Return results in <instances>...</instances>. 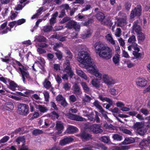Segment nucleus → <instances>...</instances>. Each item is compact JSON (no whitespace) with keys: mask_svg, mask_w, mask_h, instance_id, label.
<instances>
[{"mask_svg":"<svg viewBox=\"0 0 150 150\" xmlns=\"http://www.w3.org/2000/svg\"><path fill=\"white\" fill-rule=\"evenodd\" d=\"M25 139L23 137H18L16 139V142H17V144H20V142H23V144H25Z\"/></svg>","mask_w":150,"mask_h":150,"instance_id":"nucleus-41","label":"nucleus"},{"mask_svg":"<svg viewBox=\"0 0 150 150\" xmlns=\"http://www.w3.org/2000/svg\"><path fill=\"white\" fill-rule=\"evenodd\" d=\"M139 35L138 36V40L139 41H144L145 39V35L142 33L140 34H138Z\"/></svg>","mask_w":150,"mask_h":150,"instance_id":"nucleus-46","label":"nucleus"},{"mask_svg":"<svg viewBox=\"0 0 150 150\" xmlns=\"http://www.w3.org/2000/svg\"><path fill=\"white\" fill-rule=\"evenodd\" d=\"M122 131L125 134L130 135H131L132 134L131 131L129 129H122Z\"/></svg>","mask_w":150,"mask_h":150,"instance_id":"nucleus-61","label":"nucleus"},{"mask_svg":"<svg viewBox=\"0 0 150 150\" xmlns=\"http://www.w3.org/2000/svg\"><path fill=\"white\" fill-rule=\"evenodd\" d=\"M131 6V4L129 2L125 3V8L127 11H129L130 10Z\"/></svg>","mask_w":150,"mask_h":150,"instance_id":"nucleus-53","label":"nucleus"},{"mask_svg":"<svg viewBox=\"0 0 150 150\" xmlns=\"http://www.w3.org/2000/svg\"><path fill=\"white\" fill-rule=\"evenodd\" d=\"M54 54L59 60L62 59V53L60 51H57V52L54 53Z\"/></svg>","mask_w":150,"mask_h":150,"instance_id":"nucleus-43","label":"nucleus"},{"mask_svg":"<svg viewBox=\"0 0 150 150\" xmlns=\"http://www.w3.org/2000/svg\"><path fill=\"white\" fill-rule=\"evenodd\" d=\"M91 98L88 95H85V97L83 99V101L84 102L90 103Z\"/></svg>","mask_w":150,"mask_h":150,"instance_id":"nucleus-48","label":"nucleus"},{"mask_svg":"<svg viewBox=\"0 0 150 150\" xmlns=\"http://www.w3.org/2000/svg\"><path fill=\"white\" fill-rule=\"evenodd\" d=\"M101 53L99 54V56L101 57L106 59H110L112 55V49L107 47V48Z\"/></svg>","mask_w":150,"mask_h":150,"instance_id":"nucleus-4","label":"nucleus"},{"mask_svg":"<svg viewBox=\"0 0 150 150\" xmlns=\"http://www.w3.org/2000/svg\"><path fill=\"white\" fill-rule=\"evenodd\" d=\"M15 62H16V64H17L18 67L17 69V72L19 71V68H21V69H25L26 67L23 65L19 61H18L16 60H15Z\"/></svg>","mask_w":150,"mask_h":150,"instance_id":"nucleus-35","label":"nucleus"},{"mask_svg":"<svg viewBox=\"0 0 150 150\" xmlns=\"http://www.w3.org/2000/svg\"><path fill=\"white\" fill-rule=\"evenodd\" d=\"M44 95L45 100L47 102L48 101L49 98V94L48 92L47 91L45 92L44 93Z\"/></svg>","mask_w":150,"mask_h":150,"instance_id":"nucleus-54","label":"nucleus"},{"mask_svg":"<svg viewBox=\"0 0 150 150\" xmlns=\"http://www.w3.org/2000/svg\"><path fill=\"white\" fill-rule=\"evenodd\" d=\"M78 136L82 140L87 141L92 139V135L91 134L84 131L81 132L78 134Z\"/></svg>","mask_w":150,"mask_h":150,"instance_id":"nucleus-10","label":"nucleus"},{"mask_svg":"<svg viewBox=\"0 0 150 150\" xmlns=\"http://www.w3.org/2000/svg\"><path fill=\"white\" fill-rule=\"evenodd\" d=\"M94 22L93 19L90 18H88V20L84 22H83V24L86 26H88L89 24H91Z\"/></svg>","mask_w":150,"mask_h":150,"instance_id":"nucleus-44","label":"nucleus"},{"mask_svg":"<svg viewBox=\"0 0 150 150\" xmlns=\"http://www.w3.org/2000/svg\"><path fill=\"white\" fill-rule=\"evenodd\" d=\"M18 110L21 115H26L29 112L28 106L24 104H20L18 106Z\"/></svg>","mask_w":150,"mask_h":150,"instance_id":"nucleus-6","label":"nucleus"},{"mask_svg":"<svg viewBox=\"0 0 150 150\" xmlns=\"http://www.w3.org/2000/svg\"><path fill=\"white\" fill-rule=\"evenodd\" d=\"M116 35L117 37H120L121 35V30L119 28H117L116 29Z\"/></svg>","mask_w":150,"mask_h":150,"instance_id":"nucleus-62","label":"nucleus"},{"mask_svg":"<svg viewBox=\"0 0 150 150\" xmlns=\"http://www.w3.org/2000/svg\"><path fill=\"white\" fill-rule=\"evenodd\" d=\"M95 17L98 21L101 22H102L105 17L104 14L100 11H98L97 13L95 15Z\"/></svg>","mask_w":150,"mask_h":150,"instance_id":"nucleus-16","label":"nucleus"},{"mask_svg":"<svg viewBox=\"0 0 150 150\" xmlns=\"http://www.w3.org/2000/svg\"><path fill=\"white\" fill-rule=\"evenodd\" d=\"M27 70L26 67H25V69H21V68H19V71L18 72L20 74H21L22 76V80L24 83H25L26 81H25V77L28 79L29 81H32L33 79L30 77L29 74L28 72L26 71Z\"/></svg>","mask_w":150,"mask_h":150,"instance_id":"nucleus-5","label":"nucleus"},{"mask_svg":"<svg viewBox=\"0 0 150 150\" xmlns=\"http://www.w3.org/2000/svg\"><path fill=\"white\" fill-rule=\"evenodd\" d=\"M120 55L118 54H115L112 58V61L116 65H119L120 61Z\"/></svg>","mask_w":150,"mask_h":150,"instance_id":"nucleus-20","label":"nucleus"},{"mask_svg":"<svg viewBox=\"0 0 150 150\" xmlns=\"http://www.w3.org/2000/svg\"><path fill=\"white\" fill-rule=\"evenodd\" d=\"M135 140L132 137H126L122 142L123 144H128L134 142Z\"/></svg>","mask_w":150,"mask_h":150,"instance_id":"nucleus-19","label":"nucleus"},{"mask_svg":"<svg viewBox=\"0 0 150 150\" xmlns=\"http://www.w3.org/2000/svg\"><path fill=\"white\" fill-rule=\"evenodd\" d=\"M109 92L111 94L114 96L116 94V93L117 92L116 90L114 88H111Z\"/></svg>","mask_w":150,"mask_h":150,"instance_id":"nucleus-60","label":"nucleus"},{"mask_svg":"<svg viewBox=\"0 0 150 150\" xmlns=\"http://www.w3.org/2000/svg\"><path fill=\"white\" fill-rule=\"evenodd\" d=\"M105 38L107 41L112 45H114L115 44V41L112 36V35L110 34H107L105 36Z\"/></svg>","mask_w":150,"mask_h":150,"instance_id":"nucleus-24","label":"nucleus"},{"mask_svg":"<svg viewBox=\"0 0 150 150\" xmlns=\"http://www.w3.org/2000/svg\"><path fill=\"white\" fill-rule=\"evenodd\" d=\"M93 105L99 110L100 109H102L101 108L102 107L100 105V103L97 100H95L94 102L93 103Z\"/></svg>","mask_w":150,"mask_h":150,"instance_id":"nucleus-42","label":"nucleus"},{"mask_svg":"<svg viewBox=\"0 0 150 150\" xmlns=\"http://www.w3.org/2000/svg\"><path fill=\"white\" fill-rule=\"evenodd\" d=\"M43 133V131L42 130L38 129H36L33 130L32 132L33 134L35 136L42 134Z\"/></svg>","mask_w":150,"mask_h":150,"instance_id":"nucleus-40","label":"nucleus"},{"mask_svg":"<svg viewBox=\"0 0 150 150\" xmlns=\"http://www.w3.org/2000/svg\"><path fill=\"white\" fill-rule=\"evenodd\" d=\"M35 40L39 42H46L47 39L43 36L40 35L35 36Z\"/></svg>","mask_w":150,"mask_h":150,"instance_id":"nucleus-26","label":"nucleus"},{"mask_svg":"<svg viewBox=\"0 0 150 150\" xmlns=\"http://www.w3.org/2000/svg\"><path fill=\"white\" fill-rule=\"evenodd\" d=\"M70 18L69 17H65L64 18L60 21V23L62 24H63L65 22L70 20Z\"/></svg>","mask_w":150,"mask_h":150,"instance_id":"nucleus-58","label":"nucleus"},{"mask_svg":"<svg viewBox=\"0 0 150 150\" xmlns=\"http://www.w3.org/2000/svg\"><path fill=\"white\" fill-rule=\"evenodd\" d=\"M112 138L114 140L120 141L122 139V137L117 134H113Z\"/></svg>","mask_w":150,"mask_h":150,"instance_id":"nucleus-38","label":"nucleus"},{"mask_svg":"<svg viewBox=\"0 0 150 150\" xmlns=\"http://www.w3.org/2000/svg\"><path fill=\"white\" fill-rule=\"evenodd\" d=\"M52 25H47L44 26L43 30L44 32L47 33L52 31Z\"/></svg>","mask_w":150,"mask_h":150,"instance_id":"nucleus-37","label":"nucleus"},{"mask_svg":"<svg viewBox=\"0 0 150 150\" xmlns=\"http://www.w3.org/2000/svg\"><path fill=\"white\" fill-rule=\"evenodd\" d=\"M136 39L135 36L133 35L130 37L128 40V42L130 44L133 45L135 46L136 45Z\"/></svg>","mask_w":150,"mask_h":150,"instance_id":"nucleus-30","label":"nucleus"},{"mask_svg":"<svg viewBox=\"0 0 150 150\" xmlns=\"http://www.w3.org/2000/svg\"><path fill=\"white\" fill-rule=\"evenodd\" d=\"M107 46H105L104 45L100 42H96L94 45V47L96 51V53L99 54L103 51L106 48Z\"/></svg>","mask_w":150,"mask_h":150,"instance_id":"nucleus-8","label":"nucleus"},{"mask_svg":"<svg viewBox=\"0 0 150 150\" xmlns=\"http://www.w3.org/2000/svg\"><path fill=\"white\" fill-rule=\"evenodd\" d=\"M103 79L104 83L108 85L113 84L115 83V80L107 74H104L103 75Z\"/></svg>","mask_w":150,"mask_h":150,"instance_id":"nucleus-11","label":"nucleus"},{"mask_svg":"<svg viewBox=\"0 0 150 150\" xmlns=\"http://www.w3.org/2000/svg\"><path fill=\"white\" fill-rule=\"evenodd\" d=\"M76 72L79 76L84 79L85 80H87L88 79V78L86 75L82 70L79 69H76Z\"/></svg>","mask_w":150,"mask_h":150,"instance_id":"nucleus-27","label":"nucleus"},{"mask_svg":"<svg viewBox=\"0 0 150 150\" xmlns=\"http://www.w3.org/2000/svg\"><path fill=\"white\" fill-rule=\"evenodd\" d=\"M133 30L134 32H135L137 34L142 33L141 32V28L140 26L136 23H134L133 25Z\"/></svg>","mask_w":150,"mask_h":150,"instance_id":"nucleus-21","label":"nucleus"},{"mask_svg":"<svg viewBox=\"0 0 150 150\" xmlns=\"http://www.w3.org/2000/svg\"><path fill=\"white\" fill-rule=\"evenodd\" d=\"M149 141L146 139H143L140 143V147L142 148L147 146L149 145Z\"/></svg>","mask_w":150,"mask_h":150,"instance_id":"nucleus-28","label":"nucleus"},{"mask_svg":"<svg viewBox=\"0 0 150 150\" xmlns=\"http://www.w3.org/2000/svg\"><path fill=\"white\" fill-rule=\"evenodd\" d=\"M7 22L6 21L2 24L0 27V33L1 32V31L4 29V28L7 26Z\"/></svg>","mask_w":150,"mask_h":150,"instance_id":"nucleus-57","label":"nucleus"},{"mask_svg":"<svg viewBox=\"0 0 150 150\" xmlns=\"http://www.w3.org/2000/svg\"><path fill=\"white\" fill-rule=\"evenodd\" d=\"M70 119L76 121H81L83 120V118L75 114H71L70 115Z\"/></svg>","mask_w":150,"mask_h":150,"instance_id":"nucleus-25","label":"nucleus"},{"mask_svg":"<svg viewBox=\"0 0 150 150\" xmlns=\"http://www.w3.org/2000/svg\"><path fill=\"white\" fill-rule=\"evenodd\" d=\"M147 81L144 78L139 77L137 79L136 83L137 86L141 87H144L146 86Z\"/></svg>","mask_w":150,"mask_h":150,"instance_id":"nucleus-12","label":"nucleus"},{"mask_svg":"<svg viewBox=\"0 0 150 150\" xmlns=\"http://www.w3.org/2000/svg\"><path fill=\"white\" fill-rule=\"evenodd\" d=\"M54 57V55L50 53H49L47 54V58L49 61H52Z\"/></svg>","mask_w":150,"mask_h":150,"instance_id":"nucleus-55","label":"nucleus"},{"mask_svg":"<svg viewBox=\"0 0 150 150\" xmlns=\"http://www.w3.org/2000/svg\"><path fill=\"white\" fill-rule=\"evenodd\" d=\"M142 6L140 5H138L131 11L130 15V18L132 19L135 17H139L142 15Z\"/></svg>","mask_w":150,"mask_h":150,"instance_id":"nucleus-3","label":"nucleus"},{"mask_svg":"<svg viewBox=\"0 0 150 150\" xmlns=\"http://www.w3.org/2000/svg\"><path fill=\"white\" fill-rule=\"evenodd\" d=\"M91 83L93 86L96 88H99L100 87V84L99 83H98L97 80L96 79H93Z\"/></svg>","mask_w":150,"mask_h":150,"instance_id":"nucleus-45","label":"nucleus"},{"mask_svg":"<svg viewBox=\"0 0 150 150\" xmlns=\"http://www.w3.org/2000/svg\"><path fill=\"white\" fill-rule=\"evenodd\" d=\"M36 108L37 109H38L41 112L43 113L47 112L48 110L46 107L41 105H37Z\"/></svg>","mask_w":150,"mask_h":150,"instance_id":"nucleus-31","label":"nucleus"},{"mask_svg":"<svg viewBox=\"0 0 150 150\" xmlns=\"http://www.w3.org/2000/svg\"><path fill=\"white\" fill-rule=\"evenodd\" d=\"M56 127L59 133H62V130L64 129V126L62 123L60 121H58L57 123Z\"/></svg>","mask_w":150,"mask_h":150,"instance_id":"nucleus-23","label":"nucleus"},{"mask_svg":"<svg viewBox=\"0 0 150 150\" xmlns=\"http://www.w3.org/2000/svg\"><path fill=\"white\" fill-rule=\"evenodd\" d=\"M68 131L69 133H73L76 132L78 129L75 127L73 126H70L68 128Z\"/></svg>","mask_w":150,"mask_h":150,"instance_id":"nucleus-33","label":"nucleus"},{"mask_svg":"<svg viewBox=\"0 0 150 150\" xmlns=\"http://www.w3.org/2000/svg\"><path fill=\"white\" fill-rule=\"evenodd\" d=\"M10 137L7 136H5L3 137L0 140V144L4 143L6 142L9 139Z\"/></svg>","mask_w":150,"mask_h":150,"instance_id":"nucleus-47","label":"nucleus"},{"mask_svg":"<svg viewBox=\"0 0 150 150\" xmlns=\"http://www.w3.org/2000/svg\"><path fill=\"white\" fill-rule=\"evenodd\" d=\"M60 8L62 9L60 12L58 17L59 18H62L64 17L65 14V10L67 11L69 10H70V8L68 4H64L60 6Z\"/></svg>","mask_w":150,"mask_h":150,"instance_id":"nucleus-9","label":"nucleus"},{"mask_svg":"<svg viewBox=\"0 0 150 150\" xmlns=\"http://www.w3.org/2000/svg\"><path fill=\"white\" fill-rule=\"evenodd\" d=\"M77 59L79 63L88 67H90L92 66L91 57L87 51H81L79 52Z\"/></svg>","mask_w":150,"mask_h":150,"instance_id":"nucleus-1","label":"nucleus"},{"mask_svg":"<svg viewBox=\"0 0 150 150\" xmlns=\"http://www.w3.org/2000/svg\"><path fill=\"white\" fill-rule=\"evenodd\" d=\"M87 128L90 132L96 134L101 133L103 132V130L99 124H95L91 125L88 126Z\"/></svg>","mask_w":150,"mask_h":150,"instance_id":"nucleus-2","label":"nucleus"},{"mask_svg":"<svg viewBox=\"0 0 150 150\" xmlns=\"http://www.w3.org/2000/svg\"><path fill=\"white\" fill-rule=\"evenodd\" d=\"M16 21L17 25H20L25 23L26 21V20L25 19L22 18Z\"/></svg>","mask_w":150,"mask_h":150,"instance_id":"nucleus-52","label":"nucleus"},{"mask_svg":"<svg viewBox=\"0 0 150 150\" xmlns=\"http://www.w3.org/2000/svg\"><path fill=\"white\" fill-rule=\"evenodd\" d=\"M37 52L40 54L45 53L46 52V51L43 49L41 48H39L37 49Z\"/></svg>","mask_w":150,"mask_h":150,"instance_id":"nucleus-64","label":"nucleus"},{"mask_svg":"<svg viewBox=\"0 0 150 150\" xmlns=\"http://www.w3.org/2000/svg\"><path fill=\"white\" fill-rule=\"evenodd\" d=\"M58 14V12L56 11L52 15V17L50 20V23L51 25H53L56 23V18Z\"/></svg>","mask_w":150,"mask_h":150,"instance_id":"nucleus-18","label":"nucleus"},{"mask_svg":"<svg viewBox=\"0 0 150 150\" xmlns=\"http://www.w3.org/2000/svg\"><path fill=\"white\" fill-rule=\"evenodd\" d=\"M55 80L58 84L59 85L62 82L61 76L58 74H57L55 77Z\"/></svg>","mask_w":150,"mask_h":150,"instance_id":"nucleus-50","label":"nucleus"},{"mask_svg":"<svg viewBox=\"0 0 150 150\" xmlns=\"http://www.w3.org/2000/svg\"><path fill=\"white\" fill-rule=\"evenodd\" d=\"M17 84L13 81H11L9 82V85L8 86V88L13 91H15V88L17 87Z\"/></svg>","mask_w":150,"mask_h":150,"instance_id":"nucleus-22","label":"nucleus"},{"mask_svg":"<svg viewBox=\"0 0 150 150\" xmlns=\"http://www.w3.org/2000/svg\"><path fill=\"white\" fill-rule=\"evenodd\" d=\"M60 102L61 105L64 107H65L68 105V103L67 102L65 98L64 99Z\"/></svg>","mask_w":150,"mask_h":150,"instance_id":"nucleus-56","label":"nucleus"},{"mask_svg":"<svg viewBox=\"0 0 150 150\" xmlns=\"http://www.w3.org/2000/svg\"><path fill=\"white\" fill-rule=\"evenodd\" d=\"M93 73L94 74L95 76L96 77H98V79H100L101 78L102 75L100 74L98 71L94 69Z\"/></svg>","mask_w":150,"mask_h":150,"instance_id":"nucleus-51","label":"nucleus"},{"mask_svg":"<svg viewBox=\"0 0 150 150\" xmlns=\"http://www.w3.org/2000/svg\"><path fill=\"white\" fill-rule=\"evenodd\" d=\"M127 23V16H125L123 18H120L118 19L117 23L118 26L122 27L124 25V24Z\"/></svg>","mask_w":150,"mask_h":150,"instance_id":"nucleus-17","label":"nucleus"},{"mask_svg":"<svg viewBox=\"0 0 150 150\" xmlns=\"http://www.w3.org/2000/svg\"><path fill=\"white\" fill-rule=\"evenodd\" d=\"M73 93L76 96H80L82 94L81 88L79 86L77 83H75L73 86Z\"/></svg>","mask_w":150,"mask_h":150,"instance_id":"nucleus-14","label":"nucleus"},{"mask_svg":"<svg viewBox=\"0 0 150 150\" xmlns=\"http://www.w3.org/2000/svg\"><path fill=\"white\" fill-rule=\"evenodd\" d=\"M81 84L85 93H88L90 91V88L87 86L86 83L84 82H83L81 83Z\"/></svg>","mask_w":150,"mask_h":150,"instance_id":"nucleus-32","label":"nucleus"},{"mask_svg":"<svg viewBox=\"0 0 150 150\" xmlns=\"http://www.w3.org/2000/svg\"><path fill=\"white\" fill-rule=\"evenodd\" d=\"M111 111L113 113H119L120 112V111L117 108H115L113 109H112Z\"/></svg>","mask_w":150,"mask_h":150,"instance_id":"nucleus-63","label":"nucleus"},{"mask_svg":"<svg viewBox=\"0 0 150 150\" xmlns=\"http://www.w3.org/2000/svg\"><path fill=\"white\" fill-rule=\"evenodd\" d=\"M64 67L67 74L69 75L71 78L74 73L71 70V67L70 65V62L69 60H66L64 65Z\"/></svg>","mask_w":150,"mask_h":150,"instance_id":"nucleus-7","label":"nucleus"},{"mask_svg":"<svg viewBox=\"0 0 150 150\" xmlns=\"http://www.w3.org/2000/svg\"><path fill=\"white\" fill-rule=\"evenodd\" d=\"M14 108V105L11 102L7 103L5 107V109L6 110H8L11 112L12 111Z\"/></svg>","mask_w":150,"mask_h":150,"instance_id":"nucleus-29","label":"nucleus"},{"mask_svg":"<svg viewBox=\"0 0 150 150\" xmlns=\"http://www.w3.org/2000/svg\"><path fill=\"white\" fill-rule=\"evenodd\" d=\"M44 86L47 89L50 88L51 86V82L47 79H45L43 83Z\"/></svg>","mask_w":150,"mask_h":150,"instance_id":"nucleus-34","label":"nucleus"},{"mask_svg":"<svg viewBox=\"0 0 150 150\" xmlns=\"http://www.w3.org/2000/svg\"><path fill=\"white\" fill-rule=\"evenodd\" d=\"M133 54L136 59L140 58V59H143V57L142 56V54L139 52H133Z\"/></svg>","mask_w":150,"mask_h":150,"instance_id":"nucleus-39","label":"nucleus"},{"mask_svg":"<svg viewBox=\"0 0 150 150\" xmlns=\"http://www.w3.org/2000/svg\"><path fill=\"white\" fill-rule=\"evenodd\" d=\"M74 141V139L71 137H66L60 140L59 144L62 146H64L69 144Z\"/></svg>","mask_w":150,"mask_h":150,"instance_id":"nucleus-13","label":"nucleus"},{"mask_svg":"<svg viewBox=\"0 0 150 150\" xmlns=\"http://www.w3.org/2000/svg\"><path fill=\"white\" fill-rule=\"evenodd\" d=\"M65 98H64L62 95H59L56 97V100L57 101L61 102Z\"/></svg>","mask_w":150,"mask_h":150,"instance_id":"nucleus-59","label":"nucleus"},{"mask_svg":"<svg viewBox=\"0 0 150 150\" xmlns=\"http://www.w3.org/2000/svg\"><path fill=\"white\" fill-rule=\"evenodd\" d=\"M69 100L70 102L74 103L77 100V99L74 95H72L69 96Z\"/></svg>","mask_w":150,"mask_h":150,"instance_id":"nucleus-49","label":"nucleus"},{"mask_svg":"<svg viewBox=\"0 0 150 150\" xmlns=\"http://www.w3.org/2000/svg\"><path fill=\"white\" fill-rule=\"evenodd\" d=\"M66 26L69 29L74 28L76 29V28L79 29L80 27L79 26L76 24V22L73 21H69L67 24Z\"/></svg>","mask_w":150,"mask_h":150,"instance_id":"nucleus-15","label":"nucleus"},{"mask_svg":"<svg viewBox=\"0 0 150 150\" xmlns=\"http://www.w3.org/2000/svg\"><path fill=\"white\" fill-rule=\"evenodd\" d=\"M100 140L102 142L105 143H108L110 141L109 137L107 136H103L100 138Z\"/></svg>","mask_w":150,"mask_h":150,"instance_id":"nucleus-36","label":"nucleus"}]
</instances>
